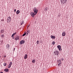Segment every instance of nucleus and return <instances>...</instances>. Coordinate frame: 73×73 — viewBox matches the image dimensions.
<instances>
[{
    "mask_svg": "<svg viewBox=\"0 0 73 73\" xmlns=\"http://www.w3.org/2000/svg\"><path fill=\"white\" fill-rule=\"evenodd\" d=\"M34 11L35 13V14L33 12H32V13H31V15L33 17H34L35 15H36L37 13V9L36 8V7H35L34 9Z\"/></svg>",
    "mask_w": 73,
    "mask_h": 73,
    "instance_id": "nucleus-1",
    "label": "nucleus"
},
{
    "mask_svg": "<svg viewBox=\"0 0 73 73\" xmlns=\"http://www.w3.org/2000/svg\"><path fill=\"white\" fill-rule=\"evenodd\" d=\"M11 17H9L7 19V22L8 23L10 22H11Z\"/></svg>",
    "mask_w": 73,
    "mask_h": 73,
    "instance_id": "nucleus-2",
    "label": "nucleus"
},
{
    "mask_svg": "<svg viewBox=\"0 0 73 73\" xmlns=\"http://www.w3.org/2000/svg\"><path fill=\"white\" fill-rule=\"evenodd\" d=\"M59 53V51H56L54 52V54H55L56 55H58V54Z\"/></svg>",
    "mask_w": 73,
    "mask_h": 73,
    "instance_id": "nucleus-3",
    "label": "nucleus"
},
{
    "mask_svg": "<svg viewBox=\"0 0 73 73\" xmlns=\"http://www.w3.org/2000/svg\"><path fill=\"white\" fill-rule=\"evenodd\" d=\"M12 62H10V63H9V65L8 66V68H11L12 65Z\"/></svg>",
    "mask_w": 73,
    "mask_h": 73,
    "instance_id": "nucleus-4",
    "label": "nucleus"
},
{
    "mask_svg": "<svg viewBox=\"0 0 73 73\" xmlns=\"http://www.w3.org/2000/svg\"><path fill=\"white\" fill-rule=\"evenodd\" d=\"M61 1L62 3L64 4L66 3V2L67 0H61Z\"/></svg>",
    "mask_w": 73,
    "mask_h": 73,
    "instance_id": "nucleus-5",
    "label": "nucleus"
},
{
    "mask_svg": "<svg viewBox=\"0 0 73 73\" xmlns=\"http://www.w3.org/2000/svg\"><path fill=\"white\" fill-rule=\"evenodd\" d=\"M25 41L24 40H22V41H21L20 42V43L21 44H23L24 43H25Z\"/></svg>",
    "mask_w": 73,
    "mask_h": 73,
    "instance_id": "nucleus-6",
    "label": "nucleus"
},
{
    "mask_svg": "<svg viewBox=\"0 0 73 73\" xmlns=\"http://www.w3.org/2000/svg\"><path fill=\"white\" fill-rule=\"evenodd\" d=\"M57 47L59 49V50L60 51L61 49V46H60V45H58L57 46Z\"/></svg>",
    "mask_w": 73,
    "mask_h": 73,
    "instance_id": "nucleus-7",
    "label": "nucleus"
},
{
    "mask_svg": "<svg viewBox=\"0 0 73 73\" xmlns=\"http://www.w3.org/2000/svg\"><path fill=\"white\" fill-rule=\"evenodd\" d=\"M19 38V36H17V37H16L15 38V40H16V41H17V40H18Z\"/></svg>",
    "mask_w": 73,
    "mask_h": 73,
    "instance_id": "nucleus-8",
    "label": "nucleus"
},
{
    "mask_svg": "<svg viewBox=\"0 0 73 73\" xmlns=\"http://www.w3.org/2000/svg\"><path fill=\"white\" fill-rule=\"evenodd\" d=\"M50 37L51 38H52L53 39H54V38H55V36H54L53 35L51 36Z\"/></svg>",
    "mask_w": 73,
    "mask_h": 73,
    "instance_id": "nucleus-9",
    "label": "nucleus"
},
{
    "mask_svg": "<svg viewBox=\"0 0 73 73\" xmlns=\"http://www.w3.org/2000/svg\"><path fill=\"white\" fill-rule=\"evenodd\" d=\"M27 57L28 55H27V54H26L24 56V58H25V59H26V58H27Z\"/></svg>",
    "mask_w": 73,
    "mask_h": 73,
    "instance_id": "nucleus-10",
    "label": "nucleus"
},
{
    "mask_svg": "<svg viewBox=\"0 0 73 73\" xmlns=\"http://www.w3.org/2000/svg\"><path fill=\"white\" fill-rule=\"evenodd\" d=\"M65 35H66V33L65 32H63L62 34V36H65Z\"/></svg>",
    "mask_w": 73,
    "mask_h": 73,
    "instance_id": "nucleus-11",
    "label": "nucleus"
},
{
    "mask_svg": "<svg viewBox=\"0 0 73 73\" xmlns=\"http://www.w3.org/2000/svg\"><path fill=\"white\" fill-rule=\"evenodd\" d=\"M4 71H5L6 72H8L9 71V69H5L4 70Z\"/></svg>",
    "mask_w": 73,
    "mask_h": 73,
    "instance_id": "nucleus-12",
    "label": "nucleus"
},
{
    "mask_svg": "<svg viewBox=\"0 0 73 73\" xmlns=\"http://www.w3.org/2000/svg\"><path fill=\"white\" fill-rule=\"evenodd\" d=\"M20 12V11H19V10H18L17 11L16 13L17 14V15H19Z\"/></svg>",
    "mask_w": 73,
    "mask_h": 73,
    "instance_id": "nucleus-13",
    "label": "nucleus"
},
{
    "mask_svg": "<svg viewBox=\"0 0 73 73\" xmlns=\"http://www.w3.org/2000/svg\"><path fill=\"white\" fill-rule=\"evenodd\" d=\"M7 47L8 49H9V44H7Z\"/></svg>",
    "mask_w": 73,
    "mask_h": 73,
    "instance_id": "nucleus-14",
    "label": "nucleus"
},
{
    "mask_svg": "<svg viewBox=\"0 0 73 73\" xmlns=\"http://www.w3.org/2000/svg\"><path fill=\"white\" fill-rule=\"evenodd\" d=\"M16 32H15V33H13V34L12 35L11 37H13V36L14 37V36H15V35H16Z\"/></svg>",
    "mask_w": 73,
    "mask_h": 73,
    "instance_id": "nucleus-15",
    "label": "nucleus"
},
{
    "mask_svg": "<svg viewBox=\"0 0 73 73\" xmlns=\"http://www.w3.org/2000/svg\"><path fill=\"white\" fill-rule=\"evenodd\" d=\"M4 29H1V33H4Z\"/></svg>",
    "mask_w": 73,
    "mask_h": 73,
    "instance_id": "nucleus-16",
    "label": "nucleus"
},
{
    "mask_svg": "<svg viewBox=\"0 0 73 73\" xmlns=\"http://www.w3.org/2000/svg\"><path fill=\"white\" fill-rule=\"evenodd\" d=\"M1 36L2 37V38H4V35H2Z\"/></svg>",
    "mask_w": 73,
    "mask_h": 73,
    "instance_id": "nucleus-17",
    "label": "nucleus"
},
{
    "mask_svg": "<svg viewBox=\"0 0 73 73\" xmlns=\"http://www.w3.org/2000/svg\"><path fill=\"white\" fill-rule=\"evenodd\" d=\"M26 33L25 32V33H24L23 35V36H25V35H26Z\"/></svg>",
    "mask_w": 73,
    "mask_h": 73,
    "instance_id": "nucleus-18",
    "label": "nucleus"
},
{
    "mask_svg": "<svg viewBox=\"0 0 73 73\" xmlns=\"http://www.w3.org/2000/svg\"><path fill=\"white\" fill-rule=\"evenodd\" d=\"M58 62H59V63H60V62H61V61L60 60H58Z\"/></svg>",
    "mask_w": 73,
    "mask_h": 73,
    "instance_id": "nucleus-19",
    "label": "nucleus"
},
{
    "mask_svg": "<svg viewBox=\"0 0 73 73\" xmlns=\"http://www.w3.org/2000/svg\"><path fill=\"white\" fill-rule=\"evenodd\" d=\"M44 10L45 12H47V8H45Z\"/></svg>",
    "mask_w": 73,
    "mask_h": 73,
    "instance_id": "nucleus-20",
    "label": "nucleus"
},
{
    "mask_svg": "<svg viewBox=\"0 0 73 73\" xmlns=\"http://www.w3.org/2000/svg\"><path fill=\"white\" fill-rule=\"evenodd\" d=\"M35 61L36 60H33L32 61V62L33 63H35Z\"/></svg>",
    "mask_w": 73,
    "mask_h": 73,
    "instance_id": "nucleus-21",
    "label": "nucleus"
},
{
    "mask_svg": "<svg viewBox=\"0 0 73 73\" xmlns=\"http://www.w3.org/2000/svg\"><path fill=\"white\" fill-rule=\"evenodd\" d=\"M55 43V41H53L52 42V44H54Z\"/></svg>",
    "mask_w": 73,
    "mask_h": 73,
    "instance_id": "nucleus-22",
    "label": "nucleus"
},
{
    "mask_svg": "<svg viewBox=\"0 0 73 73\" xmlns=\"http://www.w3.org/2000/svg\"><path fill=\"white\" fill-rule=\"evenodd\" d=\"M39 42L40 41H37L36 43H37V44H38L39 43Z\"/></svg>",
    "mask_w": 73,
    "mask_h": 73,
    "instance_id": "nucleus-23",
    "label": "nucleus"
},
{
    "mask_svg": "<svg viewBox=\"0 0 73 73\" xmlns=\"http://www.w3.org/2000/svg\"><path fill=\"white\" fill-rule=\"evenodd\" d=\"M27 32H28V33H30V31L29 30V29L28 31H27Z\"/></svg>",
    "mask_w": 73,
    "mask_h": 73,
    "instance_id": "nucleus-24",
    "label": "nucleus"
},
{
    "mask_svg": "<svg viewBox=\"0 0 73 73\" xmlns=\"http://www.w3.org/2000/svg\"><path fill=\"white\" fill-rule=\"evenodd\" d=\"M24 23V22H22V23H21V25H22Z\"/></svg>",
    "mask_w": 73,
    "mask_h": 73,
    "instance_id": "nucleus-25",
    "label": "nucleus"
},
{
    "mask_svg": "<svg viewBox=\"0 0 73 73\" xmlns=\"http://www.w3.org/2000/svg\"><path fill=\"white\" fill-rule=\"evenodd\" d=\"M4 66H6L7 65V64L6 63H4Z\"/></svg>",
    "mask_w": 73,
    "mask_h": 73,
    "instance_id": "nucleus-26",
    "label": "nucleus"
},
{
    "mask_svg": "<svg viewBox=\"0 0 73 73\" xmlns=\"http://www.w3.org/2000/svg\"><path fill=\"white\" fill-rule=\"evenodd\" d=\"M60 64H61V62H60L59 64H58V66H60Z\"/></svg>",
    "mask_w": 73,
    "mask_h": 73,
    "instance_id": "nucleus-27",
    "label": "nucleus"
},
{
    "mask_svg": "<svg viewBox=\"0 0 73 73\" xmlns=\"http://www.w3.org/2000/svg\"><path fill=\"white\" fill-rule=\"evenodd\" d=\"M64 60V58H62V61H63V60Z\"/></svg>",
    "mask_w": 73,
    "mask_h": 73,
    "instance_id": "nucleus-28",
    "label": "nucleus"
},
{
    "mask_svg": "<svg viewBox=\"0 0 73 73\" xmlns=\"http://www.w3.org/2000/svg\"><path fill=\"white\" fill-rule=\"evenodd\" d=\"M4 21V19H1V21Z\"/></svg>",
    "mask_w": 73,
    "mask_h": 73,
    "instance_id": "nucleus-29",
    "label": "nucleus"
},
{
    "mask_svg": "<svg viewBox=\"0 0 73 73\" xmlns=\"http://www.w3.org/2000/svg\"><path fill=\"white\" fill-rule=\"evenodd\" d=\"M14 12H16V9H15L14 10Z\"/></svg>",
    "mask_w": 73,
    "mask_h": 73,
    "instance_id": "nucleus-30",
    "label": "nucleus"
},
{
    "mask_svg": "<svg viewBox=\"0 0 73 73\" xmlns=\"http://www.w3.org/2000/svg\"><path fill=\"white\" fill-rule=\"evenodd\" d=\"M12 38L14 39V37L13 36V37H12Z\"/></svg>",
    "mask_w": 73,
    "mask_h": 73,
    "instance_id": "nucleus-31",
    "label": "nucleus"
},
{
    "mask_svg": "<svg viewBox=\"0 0 73 73\" xmlns=\"http://www.w3.org/2000/svg\"><path fill=\"white\" fill-rule=\"evenodd\" d=\"M15 48H14L13 51H15Z\"/></svg>",
    "mask_w": 73,
    "mask_h": 73,
    "instance_id": "nucleus-32",
    "label": "nucleus"
},
{
    "mask_svg": "<svg viewBox=\"0 0 73 73\" xmlns=\"http://www.w3.org/2000/svg\"><path fill=\"white\" fill-rule=\"evenodd\" d=\"M27 35H28V31H27Z\"/></svg>",
    "mask_w": 73,
    "mask_h": 73,
    "instance_id": "nucleus-33",
    "label": "nucleus"
},
{
    "mask_svg": "<svg viewBox=\"0 0 73 73\" xmlns=\"http://www.w3.org/2000/svg\"><path fill=\"white\" fill-rule=\"evenodd\" d=\"M0 73H3V72H1Z\"/></svg>",
    "mask_w": 73,
    "mask_h": 73,
    "instance_id": "nucleus-34",
    "label": "nucleus"
},
{
    "mask_svg": "<svg viewBox=\"0 0 73 73\" xmlns=\"http://www.w3.org/2000/svg\"><path fill=\"white\" fill-rule=\"evenodd\" d=\"M4 57H6V56H4Z\"/></svg>",
    "mask_w": 73,
    "mask_h": 73,
    "instance_id": "nucleus-35",
    "label": "nucleus"
},
{
    "mask_svg": "<svg viewBox=\"0 0 73 73\" xmlns=\"http://www.w3.org/2000/svg\"><path fill=\"white\" fill-rule=\"evenodd\" d=\"M1 56H0V58H1Z\"/></svg>",
    "mask_w": 73,
    "mask_h": 73,
    "instance_id": "nucleus-36",
    "label": "nucleus"
}]
</instances>
